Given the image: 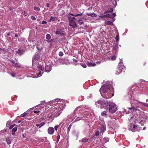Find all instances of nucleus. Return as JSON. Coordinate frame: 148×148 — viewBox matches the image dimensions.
I'll return each instance as SVG.
<instances>
[{
  "label": "nucleus",
  "mask_w": 148,
  "mask_h": 148,
  "mask_svg": "<svg viewBox=\"0 0 148 148\" xmlns=\"http://www.w3.org/2000/svg\"><path fill=\"white\" fill-rule=\"evenodd\" d=\"M6 141L8 145L10 144L11 143V140L8 138H6Z\"/></svg>",
  "instance_id": "nucleus-25"
},
{
  "label": "nucleus",
  "mask_w": 148,
  "mask_h": 148,
  "mask_svg": "<svg viewBox=\"0 0 148 148\" xmlns=\"http://www.w3.org/2000/svg\"><path fill=\"white\" fill-rule=\"evenodd\" d=\"M46 39L47 40H50L51 38V36L50 34H47L46 36Z\"/></svg>",
  "instance_id": "nucleus-27"
},
{
  "label": "nucleus",
  "mask_w": 148,
  "mask_h": 148,
  "mask_svg": "<svg viewBox=\"0 0 148 148\" xmlns=\"http://www.w3.org/2000/svg\"><path fill=\"white\" fill-rule=\"evenodd\" d=\"M56 34L60 35H63L62 31L60 30L57 29L56 32Z\"/></svg>",
  "instance_id": "nucleus-16"
},
{
  "label": "nucleus",
  "mask_w": 148,
  "mask_h": 148,
  "mask_svg": "<svg viewBox=\"0 0 148 148\" xmlns=\"http://www.w3.org/2000/svg\"><path fill=\"white\" fill-rule=\"evenodd\" d=\"M40 58V56L37 53L35 54L32 60V63H33L35 62L36 60H38Z\"/></svg>",
  "instance_id": "nucleus-6"
},
{
  "label": "nucleus",
  "mask_w": 148,
  "mask_h": 148,
  "mask_svg": "<svg viewBox=\"0 0 148 148\" xmlns=\"http://www.w3.org/2000/svg\"><path fill=\"white\" fill-rule=\"evenodd\" d=\"M54 132V129L53 127H49L48 129V133L50 134H53Z\"/></svg>",
  "instance_id": "nucleus-9"
},
{
  "label": "nucleus",
  "mask_w": 148,
  "mask_h": 148,
  "mask_svg": "<svg viewBox=\"0 0 148 148\" xmlns=\"http://www.w3.org/2000/svg\"><path fill=\"white\" fill-rule=\"evenodd\" d=\"M115 20L114 19H113V21L111 22L110 21H106L105 22V24L107 25H113V22Z\"/></svg>",
  "instance_id": "nucleus-12"
},
{
  "label": "nucleus",
  "mask_w": 148,
  "mask_h": 148,
  "mask_svg": "<svg viewBox=\"0 0 148 148\" xmlns=\"http://www.w3.org/2000/svg\"><path fill=\"white\" fill-rule=\"evenodd\" d=\"M88 139L86 138H84L82 140V141L83 142H86L88 141Z\"/></svg>",
  "instance_id": "nucleus-22"
},
{
  "label": "nucleus",
  "mask_w": 148,
  "mask_h": 148,
  "mask_svg": "<svg viewBox=\"0 0 148 148\" xmlns=\"http://www.w3.org/2000/svg\"><path fill=\"white\" fill-rule=\"evenodd\" d=\"M100 62H96V63H98V64H99Z\"/></svg>",
  "instance_id": "nucleus-62"
},
{
  "label": "nucleus",
  "mask_w": 148,
  "mask_h": 148,
  "mask_svg": "<svg viewBox=\"0 0 148 148\" xmlns=\"http://www.w3.org/2000/svg\"><path fill=\"white\" fill-rule=\"evenodd\" d=\"M92 7H91L89 8L88 9V10H90V9H92Z\"/></svg>",
  "instance_id": "nucleus-58"
},
{
  "label": "nucleus",
  "mask_w": 148,
  "mask_h": 148,
  "mask_svg": "<svg viewBox=\"0 0 148 148\" xmlns=\"http://www.w3.org/2000/svg\"><path fill=\"white\" fill-rule=\"evenodd\" d=\"M81 119V118H79V119H78V118H77L75 120V121H79V120Z\"/></svg>",
  "instance_id": "nucleus-53"
},
{
  "label": "nucleus",
  "mask_w": 148,
  "mask_h": 148,
  "mask_svg": "<svg viewBox=\"0 0 148 148\" xmlns=\"http://www.w3.org/2000/svg\"><path fill=\"white\" fill-rule=\"evenodd\" d=\"M108 11L109 12H111L113 11V9L112 8H110L108 9Z\"/></svg>",
  "instance_id": "nucleus-37"
},
{
  "label": "nucleus",
  "mask_w": 148,
  "mask_h": 148,
  "mask_svg": "<svg viewBox=\"0 0 148 148\" xmlns=\"http://www.w3.org/2000/svg\"><path fill=\"white\" fill-rule=\"evenodd\" d=\"M101 89H103V91L105 92L107 91L108 90L110 89V87L108 85L104 86L101 87Z\"/></svg>",
  "instance_id": "nucleus-7"
},
{
  "label": "nucleus",
  "mask_w": 148,
  "mask_h": 148,
  "mask_svg": "<svg viewBox=\"0 0 148 148\" xmlns=\"http://www.w3.org/2000/svg\"><path fill=\"white\" fill-rule=\"evenodd\" d=\"M28 114V111H26L23 114H21L20 116L23 117L27 115Z\"/></svg>",
  "instance_id": "nucleus-18"
},
{
  "label": "nucleus",
  "mask_w": 148,
  "mask_h": 148,
  "mask_svg": "<svg viewBox=\"0 0 148 148\" xmlns=\"http://www.w3.org/2000/svg\"><path fill=\"white\" fill-rule=\"evenodd\" d=\"M16 51L17 53H18L20 55L23 54L24 52V51L21 49H17Z\"/></svg>",
  "instance_id": "nucleus-11"
},
{
  "label": "nucleus",
  "mask_w": 148,
  "mask_h": 148,
  "mask_svg": "<svg viewBox=\"0 0 148 148\" xmlns=\"http://www.w3.org/2000/svg\"><path fill=\"white\" fill-rule=\"evenodd\" d=\"M62 108H58L51 110V112L48 115V117L49 118L51 117L53 118L59 116L62 110Z\"/></svg>",
  "instance_id": "nucleus-1"
},
{
  "label": "nucleus",
  "mask_w": 148,
  "mask_h": 148,
  "mask_svg": "<svg viewBox=\"0 0 148 148\" xmlns=\"http://www.w3.org/2000/svg\"><path fill=\"white\" fill-rule=\"evenodd\" d=\"M15 125V124H14L13 125H10V126H9L10 127L9 128L10 129H11Z\"/></svg>",
  "instance_id": "nucleus-38"
},
{
  "label": "nucleus",
  "mask_w": 148,
  "mask_h": 148,
  "mask_svg": "<svg viewBox=\"0 0 148 148\" xmlns=\"http://www.w3.org/2000/svg\"><path fill=\"white\" fill-rule=\"evenodd\" d=\"M95 136H97L99 135V131H97L95 133Z\"/></svg>",
  "instance_id": "nucleus-40"
},
{
  "label": "nucleus",
  "mask_w": 148,
  "mask_h": 148,
  "mask_svg": "<svg viewBox=\"0 0 148 148\" xmlns=\"http://www.w3.org/2000/svg\"><path fill=\"white\" fill-rule=\"evenodd\" d=\"M108 12H109L108 11H105V14H106V13H107Z\"/></svg>",
  "instance_id": "nucleus-61"
},
{
  "label": "nucleus",
  "mask_w": 148,
  "mask_h": 148,
  "mask_svg": "<svg viewBox=\"0 0 148 148\" xmlns=\"http://www.w3.org/2000/svg\"><path fill=\"white\" fill-rule=\"evenodd\" d=\"M21 122V121H18V123H20Z\"/></svg>",
  "instance_id": "nucleus-64"
},
{
  "label": "nucleus",
  "mask_w": 148,
  "mask_h": 148,
  "mask_svg": "<svg viewBox=\"0 0 148 148\" xmlns=\"http://www.w3.org/2000/svg\"><path fill=\"white\" fill-rule=\"evenodd\" d=\"M107 104V102H105L100 100L98 101L97 102L95 103V105L101 108L104 107L106 108V107L105 105V104Z\"/></svg>",
  "instance_id": "nucleus-4"
},
{
  "label": "nucleus",
  "mask_w": 148,
  "mask_h": 148,
  "mask_svg": "<svg viewBox=\"0 0 148 148\" xmlns=\"http://www.w3.org/2000/svg\"><path fill=\"white\" fill-rule=\"evenodd\" d=\"M106 15H103L100 16H99V17H106Z\"/></svg>",
  "instance_id": "nucleus-49"
},
{
  "label": "nucleus",
  "mask_w": 148,
  "mask_h": 148,
  "mask_svg": "<svg viewBox=\"0 0 148 148\" xmlns=\"http://www.w3.org/2000/svg\"><path fill=\"white\" fill-rule=\"evenodd\" d=\"M119 71H124L125 69V67L123 64L122 60L120 61L119 64Z\"/></svg>",
  "instance_id": "nucleus-5"
},
{
  "label": "nucleus",
  "mask_w": 148,
  "mask_h": 148,
  "mask_svg": "<svg viewBox=\"0 0 148 148\" xmlns=\"http://www.w3.org/2000/svg\"><path fill=\"white\" fill-rule=\"evenodd\" d=\"M39 112V111H34V112L35 113H37Z\"/></svg>",
  "instance_id": "nucleus-54"
},
{
  "label": "nucleus",
  "mask_w": 148,
  "mask_h": 148,
  "mask_svg": "<svg viewBox=\"0 0 148 148\" xmlns=\"http://www.w3.org/2000/svg\"><path fill=\"white\" fill-rule=\"evenodd\" d=\"M11 62L13 66H15L16 67H19L21 66V65H18V63L15 62L13 60H12Z\"/></svg>",
  "instance_id": "nucleus-15"
},
{
  "label": "nucleus",
  "mask_w": 148,
  "mask_h": 148,
  "mask_svg": "<svg viewBox=\"0 0 148 148\" xmlns=\"http://www.w3.org/2000/svg\"><path fill=\"white\" fill-rule=\"evenodd\" d=\"M31 18L33 20H35L36 18L34 16H32L31 17Z\"/></svg>",
  "instance_id": "nucleus-42"
},
{
  "label": "nucleus",
  "mask_w": 148,
  "mask_h": 148,
  "mask_svg": "<svg viewBox=\"0 0 148 148\" xmlns=\"http://www.w3.org/2000/svg\"><path fill=\"white\" fill-rule=\"evenodd\" d=\"M49 3H47V7H49Z\"/></svg>",
  "instance_id": "nucleus-63"
},
{
  "label": "nucleus",
  "mask_w": 148,
  "mask_h": 148,
  "mask_svg": "<svg viewBox=\"0 0 148 148\" xmlns=\"http://www.w3.org/2000/svg\"><path fill=\"white\" fill-rule=\"evenodd\" d=\"M137 130V126H136L135 125H134L133 128L131 130L132 131L134 132L135 131Z\"/></svg>",
  "instance_id": "nucleus-20"
},
{
  "label": "nucleus",
  "mask_w": 148,
  "mask_h": 148,
  "mask_svg": "<svg viewBox=\"0 0 148 148\" xmlns=\"http://www.w3.org/2000/svg\"><path fill=\"white\" fill-rule=\"evenodd\" d=\"M45 123L42 122L41 124H40V126H39V128L41 126H42L44 125Z\"/></svg>",
  "instance_id": "nucleus-45"
},
{
  "label": "nucleus",
  "mask_w": 148,
  "mask_h": 148,
  "mask_svg": "<svg viewBox=\"0 0 148 148\" xmlns=\"http://www.w3.org/2000/svg\"><path fill=\"white\" fill-rule=\"evenodd\" d=\"M59 101H60V99H56L54 100L53 101L54 102V103H56V102L57 103H58V102H59Z\"/></svg>",
  "instance_id": "nucleus-33"
},
{
  "label": "nucleus",
  "mask_w": 148,
  "mask_h": 148,
  "mask_svg": "<svg viewBox=\"0 0 148 148\" xmlns=\"http://www.w3.org/2000/svg\"><path fill=\"white\" fill-rule=\"evenodd\" d=\"M47 23V22H46V21H42V24H46Z\"/></svg>",
  "instance_id": "nucleus-46"
},
{
  "label": "nucleus",
  "mask_w": 148,
  "mask_h": 148,
  "mask_svg": "<svg viewBox=\"0 0 148 148\" xmlns=\"http://www.w3.org/2000/svg\"><path fill=\"white\" fill-rule=\"evenodd\" d=\"M41 71H40L38 73V76L40 75V76H41V75H41Z\"/></svg>",
  "instance_id": "nucleus-50"
},
{
  "label": "nucleus",
  "mask_w": 148,
  "mask_h": 148,
  "mask_svg": "<svg viewBox=\"0 0 148 148\" xmlns=\"http://www.w3.org/2000/svg\"><path fill=\"white\" fill-rule=\"evenodd\" d=\"M34 9V10L38 11L40 10V9L38 7H36V6H35Z\"/></svg>",
  "instance_id": "nucleus-34"
},
{
  "label": "nucleus",
  "mask_w": 148,
  "mask_h": 148,
  "mask_svg": "<svg viewBox=\"0 0 148 148\" xmlns=\"http://www.w3.org/2000/svg\"><path fill=\"white\" fill-rule=\"evenodd\" d=\"M101 115L103 116L106 117L107 115V112L106 111H104L102 112L101 113Z\"/></svg>",
  "instance_id": "nucleus-19"
},
{
  "label": "nucleus",
  "mask_w": 148,
  "mask_h": 148,
  "mask_svg": "<svg viewBox=\"0 0 148 148\" xmlns=\"http://www.w3.org/2000/svg\"><path fill=\"white\" fill-rule=\"evenodd\" d=\"M63 55V52L62 51H60L59 53V55L60 56H62Z\"/></svg>",
  "instance_id": "nucleus-36"
},
{
  "label": "nucleus",
  "mask_w": 148,
  "mask_h": 148,
  "mask_svg": "<svg viewBox=\"0 0 148 148\" xmlns=\"http://www.w3.org/2000/svg\"><path fill=\"white\" fill-rule=\"evenodd\" d=\"M82 15V13H79L77 14H75V16H80Z\"/></svg>",
  "instance_id": "nucleus-43"
},
{
  "label": "nucleus",
  "mask_w": 148,
  "mask_h": 148,
  "mask_svg": "<svg viewBox=\"0 0 148 148\" xmlns=\"http://www.w3.org/2000/svg\"><path fill=\"white\" fill-rule=\"evenodd\" d=\"M83 23V21L82 19H80L79 20L78 23L79 25H82Z\"/></svg>",
  "instance_id": "nucleus-28"
},
{
  "label": "nucleus",
  "mask_w": 148,
  "mask_h": 148,
  "mask_svg": "<svg viewBox=\"0 0 148 148\" xmlns=\"http://www.w3.org/2000/svg\"><path fill=\"white\" fill-rule=\"evenodd\" d=\"M40 124H37L36 125L38 127L39 126H39H40Z\"/></svg>",
  "instance_id": "nucleus-59"
},
{
  "label": "nucleus",
  "mask_w": 148,
  "mask_h": 148,
  "mask_svg": "<svg viewBox=\"0 0 148 148\" xmlns=\"http://www.w3.org/2000/svg\"><path fill=\"white\" fill-rule=\"evenodd\" d=\"M11 75H12L13 76V77H14L15 76V75H16V74H15V73H14V72H12V73H11Z\"/></svg>",
  "instance_id": "nucleus-48"
},
{
  "label": "nucleus",
  "mask_w": 148,
  "mask_h": 148,
  "mask_svg": "<svg viewBox=\"0 0 148 148\" xmlns=\"http://www.w3.org/2000/svg\"><path fill=\"white\" fill-rule=\"evenodd\" d=\"M118 45L116 44H114L113 45V49L116 50L117 48Z\"/></svg>",
  "instance_id": "nucleus-21"
},
{
  "label": "nucleus",
  "mask_w": 148,
  "mask_h": 148,
  "mask_svg": "<svg viewBox=\"0 0 148 148\" xmlns=\"http://www.w3.org/2000/svg\"><path fill=\"white\" fill-rule=\"evenodd\" d=\"M60 136L59 134H58L57 136V142L58 143L60 139Z\"/></svg>",
  "instance_id": "nucleus-39"
},
{
  "label": "nucleus",
  "mask_w": 148,
  "mask_h": 148,
  "mask_svg": "<svg viewBox=\"0 0 148 148\" xmlns=\"http://www.w3.org/2000/svg\"><path fill=\"white\" fill-rule=\"evenodd\" d=\"M56 18L54 17H51V18L50 19L49 21H55Z\"/></svg>",
  "instance_id": "nucleus-26"
},
{
  "label": "nucleus",
  "mask_w": 148,
  "mask_h": 148,
  "mask_svg": "<svg viewBox=\"0 0 148 148\" xmlns=\"http://www.w3.org/2000/svg\"><path fill=\"white\" fill-rule=\"evenodd\" d=\"M106 108H109V112L112 114L115 112L116 111L117 108L116 105L114 103L111 102H108L107 104H105Z\"/></svg>",
  "instance_id": "nucleus-2"
},
{
  "label": "nucleus",
  "mask_w": 148,
  "mask_h": 148,
  "mask_svg": "<svg viewBox=\"0 0 148 148\" xmlns=\"http://www.w3.org/2000/svg\"><path fill=\"white\" fill-rule=\"evenodd\" d=\"M143 104L145 106L147 107H148V103H144Z\"/></svg>",
  "instance_id": "nucleus-51"
},
{
  "label": "nucleus",
  "mask_w": 148,
  "mask_h": 148,
  "mask_svg": "<svg viewBox=\"0 0 148 148\" xmlns=\"http://www.w3.org/2000/svg\"><path fill=\"white\" fill-rule=\"evenodd\" d=\"M58 125H56L55 126L54 128L56 131H57V130L58 128Z\"/></svg>",
  "instance_id": "nucleus-47"
},
{
  "label": "nucleus",
  "mask_w": 148,
  "mask_h": 148,
  "mask_svg": "<svg viewBox=\"0 0 148 148\" xmlns=\"http://www.w3.org/2000/svg\"><path fill=\"white\" fill-rule=\"evenodd\" d=\"M15 36L16 37H18V35L17 34H15Z\"/></svg>",
  "instance_id": "nucleus-57"
},
{
  "label": "nucleus",
  "mask_w": 148,
  "mask_h": 148,
  "mask_svg": "<svg viewBox=\"0 0 148 148\" xmlns=\"http://www.w3.org/2000/svg\"><path fill=\"white\" fill-rule=\"evenodd\" d=\"M106 130V127L105 126L103 125H101L100 128V131L101 132L103 133Z\"/></svg>",
  "instance_id": "nucleus-13"
},
{
  "label": "nucleus",
  "mask_w": 148,
  "mask_h": 148,
  "mask_svg": "<svg viewBox=\"0 0 148 148\" xmlns=\"http://www.w3.org/2000/svg\"><path fill=\"white\" fill-rule=\"evenodd\" d=\"M45 71L49 72L51 70L52 68L50 66L46 65H45Z\"/></svg>",
  "instance_id": "nucleus-10"
},
{
  "label": "nucleus",
  "mask_w": 148,
  "mask_h": 148,
  "mask_svg": "<svg viewBox=\"0 0 148 148\" xmlns=\"http://www.w3.org/2000/svg\"><path fill=\"white\" fill-rule=\"evenodd\" d=\"M37 49L39 51H41V49H42V47H41V49H40L38 47H37Z\"/></svg>",
  "instance_id": "nucleus-52"
},
{
  "label": "nucleus",
  "mask_w": 148,
  "mask_h": 148,
  "mask_svg": "<svg viewBox=\"0 0 148 148\" xmlns=\"http://www.w3.org/2000/svg\"><path fill=\"white\" fill-rule=\"evenodd\" d=\"M106 17H108V18H111L112 17V16H111L110 14H108L106 15Z\"/></svg>",
  "instance_id": "nucleus-35"
},
{
  "label": "nucleus",
  "mask_w": 148,
  "mask_h": 148,
  "mask_svg": "<svg viewBox=\"0 0 148 148\" xmlns=\"http://www.w3.org/2000/svg\"><path fill=\"white\" fill-rule=\"evenodd\" d=\"M69 14L70 15H71L72 16H75V14H71V13H69Z\"/></svg>",
  "instance_id": "nucleus-56"
},
{
  "label": "nucleus",
  "mask_w": 148,
  "mask_h": 148,
  "mask_svg": "<svg viewBox=\"0 0 148 148\" xmlns=\"http://www.w3.org/2000/svg\"><path fill=\"white\" fill-rule=\"evenodd\" d=\"M39 69L41 70L42 71H43V69H42V66L40 64H39L38 66Z\"/></svg>",
  "instance_id": "nucleus-30"
},
{
  "label": "nucleus",
  "mask_w": 148,
  "mask_h": 148,
  "mask_svg": "<svg viewBox=\"0 0 148 148\" xmlns=\"http://www.w3.org/2000/svg\"><path fill=\"white\" fill-rule=\"evenodd\" d=\"M17 127H15L13 128L12 129V135H14L15 134V132L17 131Z\"/></svg>",
  "instance_id": "nucleus-17"
},
{
  "label": "nucleus",
  "mask_w": 148,
  "mask_h": 148,
  "mask_svg": "<svg viewBox=\"0 0 148 148\" xmlns=\"http://www.w3.org/2000/svg\"><path fill=\"white\" fill-rule=\"evenodd\" d=\"M115 39L116 42H118L119 40V35H117L116 36L115 38Z\"/></svg>",
  "instance_id": "nucleus-29"
},
{
  "label": "nucleus",
  "mask_w": 148,
  "mask_h": 148,
  "mask_svg": "<svg viewBox=\"0 0 148 148\" xmlns=\"http://www.w3.org/2000/svg\"><path fill=\"white\" fill-rule=\"evenodd\" d=\"M140 118H139L138 117V115H136V116H133V117L131 118V119L132 120H136L137 122H138L139 123L141 121H140Z\"/></svg>",
  "instance_id": "nucleus-8"
},
{
  "label": "nucleus",
  "mask_w": 148,
  "mask_h": 148,
  "mask_svg": "<svg viewBox=\"0 0 148 148\" xmlns=\"http://www.w3.org/2000/svg\"><path fill=\"white\" fill-rule=\"evenodd\" d=\"M111 97V96H106V97H105L104 98H106V99H108L109 98Z\"/></svg>",
  "instance_id": "nucleus-55"
},
{
  "label": "nucleus",
  "mask_w": 148,
  "mask_h": 148,
  "mask_svg": "<svg viewBox=\"0 0 148 148\" xmlns=\"http://www.w3.org/2000/svg\"><path fill=\"white\" fill-rule=\"evenodd\" d=\"M87 64L89 66H94L96 65V64L95 63L90 62H87Z\"/></svg>",
  "instance_id": "nucleus-14"
},
{
  "label": "nucleus",
  "mask_w": 148,
  "mask_h": 148,
  "mask_svg": "<svg viewBox=\"0 0 148 148\" xmlns=\"http://www.w3.org/2000/svg\"><path fill=\"white\" fill-rule=\"evenodd\" d=\"M87 15L88 16H95V14L94 13H87Z\"/></svg>",
  "instance_id": "nucleus-23"
},
{
  "label": "nucleus",
  "mask_w": 148,
  "mask_h": 148,
  "mask_svg": "<svg viewBox=\"0 0 148 148\" xmlns=\"http://www.w3.org/2000/svg\"><path fill=\"white\" fill-rule=\"evenodd\" d=\"M146 129V127H144L143 129V130H145Z\"/></svg>",
  "instance_id": "nucleus-60"
},
{
  "label": "nucleus",
  "mask_w": 148,
  "mask_h": 148,
  "mask_svg": "<svg viewBox=\"0 0 148 148\" xmlns=\"http://www.w3.org/2000/svg\"><path fill=\"white\" fill-rule=\"evenodd\" d=\"M10 121H8L6 123V125L7 127H8L10 126Z\"/></svg>",
  "instance_id": "nucleus-44"
},
{
  "label": "nucleus",
  "mask_w": 148,
  "mask_h": 148,
  "mask_svg": "<svg viewBox=\"0 0 148 148\" xmlns=\"http://www.w3.org/2000/svg\"><path fill=\"white\" fill-rule=\"evenodd\" d=\"M110 15L112 16V17H114L116 16V14L115 13H113L112 14H110Z\"/></svg>",
  "instance_id": "nucleus-41"
},
{
  "label": "nucleus",
  "mask_w": 148,
  "mask_h": 148,
  "mask_svg": "<svg viewBox=\"0 0 148 148\" xmlns=\"http://www.w3.org/2000/svg\"><path fill=\"white\" fill-rule=\"evenodd\" d=\"M80 64L84 68H86V65L85 63H81Z\"/></svg>",
  "instance_id": "nucleus-31"
},
{
  "label": "nucleus",
  "mask_w": 148,
  "mask_h": 148,
  "mask_svg": "<svg viewBox=\"0 0 148 148\" xmlns=\"http://www.w3.org/2000/svg\"><path fill=\"white\" fill-rule=\"evenodd\" d=\"M116 56H113L112 57L111 59L112 60H116Z\"/></svg>",
  "instance_id": "nucleus-32"
},
{
  "label": "nucleus",
  "mask_w": 148,
  "mask_h": 148,
  "mask_svg": "<svg viewBox=\"0 0 148 148\" xmlns=\"http://www.w3.org/2000/svg\"><path fill=\"white\" fill-rule=\"evenodd\" d=\"M129 110H133L134 111V110L140 111V109H138V108H131Z\"/></svg>",
  "instance_id": "nucleus-24"
},
{
  "label": "nucleus",
  "mask_w": 148,
  "mask_h": 148,
  "mask_svg": "<svg viewBox=\"0 0 148 148\" xmlns=\"http://www.w3.org/2000/svg\"><path fill=\"white\" fill-rule=\"evenodd\" d=\"M68 19L69 21V25L72 28H76L77 27V24L75 21V18L70 16H68Z\"/></svg>",
  "instance_id": "nucleus-3"
}]
</instances>
